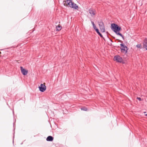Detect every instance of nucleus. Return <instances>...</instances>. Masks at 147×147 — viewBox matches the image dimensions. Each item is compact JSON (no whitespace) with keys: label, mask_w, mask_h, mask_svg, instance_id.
Instances as JSON below:
<instances>
[{"label":"nucleus","mask_w":147,"mask_h":147,"mask_svg":"<svg viewBox=\"0 0 147 147\" xmlns=\"http://www.w3.org/2000/svg\"><path fill=\"white\" fill-rule=\"evenodd\" d=\"M66 2L67 3V4L66 5V6L68 5L69 7L73 8L75 9L78 10V6L76 4L72 2V0H66Z\"/></svg>","instance_id":"1"},{"label":"nucleus","mask_w":147,"mask_h":147,"mask_svg":"<svg viewBox=\"0 0 147 147\" xmlns=\"http://www.w3.org/2000/svg\"><path fill=\"white\" fill-rule=\"evenodd\" d=\"M111 29L115 33L119 32L121 30V28L117 25L113 23L111 24Z\"/></svg>","instance_id":"2"},{"label":"nucleus","mask_w":147,"mask_h":147,"mask_svg":"<svg viewBox=\"0 0 147 147\" xmlns=\"http://www.w3.org/2000/svg\"><path fill=\"white\" fill-rule=\"evenodd\" d=\"M100 30L102 32H105V28L104 26V24L102 20L98 22Z\"/></svg>","instance_id":"3"},{"label":"nucleus","mask_w":147,"mask_h":147,"mask_svg":"<svg viewBox=\"0 0 147 147\" xmlns=\"http://www.w3.org/2000/svg\"><path fill=\"white\" fill-rule=\"evenodd\" d=\"M120 45L121 46L120 49L121 52H125V53H127L128 49L127 47L123 43L121 44Z\"/></svg>","instance_id":"4"},{"label":"nucleus","mask_w":147,"mask_h":147,"mask_svg":"<svg viewBox=\"0 0 147 147\" xmlns=\"http://www.w3.org/2000/svg\"><path fill=\"white\" fill-rule=\"evenodd\" d=\"M114 60L119 63H121L123 61L122 58L119 55L115 56L114 58Z\"/></svg>","instance_id":"5"},{"label":"nucleus","mask_w":147,"mask_h":147,"mask_svg":"<svg viewBox=\"0 0 147 147\" xmlns=\"http://www.w3.org/2000/svg\"><path fill=\"white\" fill-rule=\"evenodd\" d=\"M38 88L40 92H43L46 90V86L43 84H41L40 85V86H39L38 87Z\"/></svg>","instance_id":"6"},{"label":"nucleus","mask_w":147,"mask_h":147,"mask_svg":"<svg viewBox=\"0 0 147 147\" xmlns=\"http://www.w3.org/2000/svg\"><path fill=\"white\" fill-rule=\"evenodd\" d=\"M143 44V48L147 51V38L144 40Z\"/></svg>","instance_id":"7"},{"label":"nucleus","mask_w":147,"mask_h":147,"mask_svg":"<svg viewBox=\"0 0 147 147\" xmlns=\"http://www.w3.org/2000/svg\"><path fill=\"white\" fill-rule=\"evenodd\" d=\"M89 12L91 16H93L95 15L96 11L94 9H90L89 10Z\"/></svg>","instance_id":"8"},{"label":"nucleus","mask_w":147,"mask_h":147,"mask_svg":"<svg viewBox=\"0 0 147 147\" xmlns=\"http://www.w3.org/2000/svg\"><path fill=\"white\" fill-rule=\"evenodd\" d=\"M20 68L22 73V74L25 76L28 73V71L24 69L22 67H21Z\"/></svg>","instance_id":"9"},{"label":"nucleus","mask_w":147,"mask_h":147,"mask_svg":"<svg viewBox=\"0 0 147 147\" xmlns=\"http://www.w3.org/2000/svg\"><path fill=\"white\" fill-rule=\"evenodd\" d=\"M53 140V137L51 136H48L46 139V140L48 141H52Z\"/></svg>","instance_id":"10"},{"label":"nucleus","mask_w":147,"mask_h":147,"mask_svg":"<svg viewBox=\"0 0 147 147\" xmlns=\"http://www.w3.org/2000/svg\"><path fill=\"white\" fill-rule=\"evenodd\" d=\"M97 33L98 34V35L101 37L103 39H104V38H103V36L99 32L98 29H97L96 31Z\"/></svg>","instance_id":"11"},{"label":"nucleus","mask_w":147,"mask_h":147,"mask_svg":"<svg viewBox=\"0 0 147 147\" xmlns=\"http://www.w3.org/2000/svg\"><path fill=\"white\" fill-rule=\"evenodd\" d=\"M56 29L57 31H59L61 29V27L60 26L58 25L56 26Z\"/></svg>","instance_id":"12"},{"label":"nucleus","mask_w":147,"mask_h":147,"mask_svg":"<svg viewBox=\"0 0 147 147\" xmlns=\"http://www.w3.org/2000/svg\"><path fill=\"white\" fill-rule=\"evenodd\" d=\"M116 34L117 35H119L120 36H121L122 37V38L123 39H124V37L122 35V34L121 33H120L119 32H117Z\"/></svg>","instance_id":"13"},{"label":"nucleus","mask_w":147,"mask_h":147,"mask_svg":"<svg viewBox=\"0 0 147 147\" xmlns=\"http://www.w3.org/2000/svg\"><path fill=\"white\" fill-rule=\"evenodd\" d=\"M136 47L140 49H142V46L141 44H138L136 45Z\"/></svg>","instance_id":"14"},{"label":"nucleus","mask_w":147,"mask_h":147,"mask_svg":"<svg viewBox=\"0 0 147 147\" xmlns=\"http://www.w3.org/2000/svg\"><path fill=\"white\" fill-rule=\"evenodd\" d=\"M82 110L86 111L88 110V109L85 107H82L81 108Z\"/></svg>","instance_id":"15"},{"label":"nucleus","mask_w":147,"mask_h":147,"mask_svg":"<svg viewBox=\"0 0 147 147\" xmlns=\"http://www.w3.org/2000/svg\"><path fill=\"white\" fill-rule=\"evenodd\" d=\"M93 28L96 31L97 29H98V28H97L96 26L95 25H94L93 26Z\"/></svg>","instance_id":"16"},{"label":"nucleus","mask_w":147,"mask_h":147,"mask_svg":"<svg viewBox=\"0 0 147 147\" xmlns=\"http://www.w3.org/2000/svg\"><path fill=\"white\" fill-rule=\"evenodd\" d=\"M137 99L139 101H141L142 100L141 98L140 97H137Z\"/></svg>","instance_id":"17"},{"label":"nucleus","mask_w":147,"mask_h":147,"mask_svg":"<svg viewBox=\"0 0 147 147\" xmlns=\"http://www.w3.org/2000/svg\"><path fill=\"white\" fill-rule=\"evenodd\" d=\"M91 23H92V24L93 26L94 25H95L94 24V22L93 21H91Z\"/></svg>","instance_id":"18"},{"label":"nucleus","mask_w":147,"mask_h":147,"mask_svg":"<svg viewBox=\"0 0 147 147\" xmlns=\"http://www.w3.org/2000/svg\"><path fill=\"white\" fill-rule=\"evenodd\" d=\"M145 115L146 116H147V113Z\"/></svg>","instance_id":"19"}]
</instances>
